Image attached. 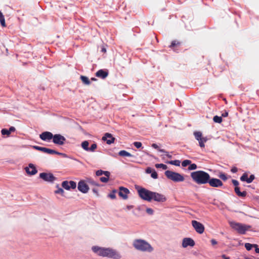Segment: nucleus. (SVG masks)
<instances>
[{
  "label": "nucleus",
  "instance_id": "f257e3e1",
  "mask_svg": "<svg viewBox=\"0 0 259 259\" xmlns=\"http://www.w3.org/2000/svg\"><path fill=\"white\" fill-rule=\"evenodd\" d=\"M92 251L99 256L112 259H120L122 257L120 253L117 250L110 247H103L93 246Z\"/></svg>",
  "mask_w": 259,
  "mask_h": 259
},
{
  "label": "nucleus",
  "instance_id": "f03ea898",
  "mask_svg": "<svg viewBox=\"0 0 259 259\" xmlns=\"http://www.w3.org/2000/svg\"><path fill=\"white\" fill-rule=\"evenodd\" d=\"M190 176L193 181L198 185L206 184L208 183L210 175L203 170L192 172Z\"/></svg>",
  "mask_w": 259,
  "mask_h": 259
},
{
  "label": "nucleus",
  "instance_id": "7ed1b4c3",
  "mask_svg": "<svg viewBox=\"0 0 259 259\" xmlns=\"http://www.w3.org/2000/svg\"><path fill=\"white\" fill-rule=\"evenodd\" d=\"M133 245L135 249L142 252H151L153 250V248L151 245L148 242L143 239H135Z\"/></svg>",
  "mask_w": 259,
  "mask_h": 259
},
{
  "label": "nucleus",
  "instance_id": "20e7f679",
  "mask_svg": "<svg viewBox=\"0 0 259 259\" xmlns=\"http://www.w3.org/2000/svg\"><path fill=\"white\" fill-rule=\"evenodd\" d=\"M139 197L143 200L151 202L152 191L147 190L140 186H136Z\"/></svg>",
  "mask_w": 259,
  "mask_h": 259
},
{
  "label": "nucleus",
  "instance_id": "39448f33",
  "mask_svg": "<svg viewBox=\"0 0 259 259\" xmlns=\"http://www.w3.org/2000/svg\"><path fill=\"white\" fill-rule=\"evenodd\" d=\"M164 174L167 179L175 182H183L185 180L183 175L171 170L165 171Z\"/></svg>",
  "mask_w": 259,
  "mask_h": 259
},
{
  "label": "nucleus",
  "instance_id": "423d86ee",
  "mask_svg": "<svg viewBox=\"0 0 259 259\" xmlns=\"http://www.w3.org/2000/svg\"><path fill=\"white\" fill-rule=\"evenodd\" d=\"M231 226L241 234H244L251 228L250 226L235 222L231 223Z\"/></svg>",
  "mask_w": 259,
  "mask_h": 259
},
{
  "label": "nucleus",
  "instance_id": "0eeeda50",
  "mask_svg": "<svg viewBox=\"0 0 259 259\" xmlns=\"http://www.w3.org/2000/svg\"><path fill=\"white\" fill-rule=\"evenodd\" d=\"M33 148L36 149V150H37L38 151H40L41 152H43L44 153H48V154H57V155H63V156H65V154H63V153H60L59 152H57L54 150H53V149H49V148H46V147H39V146H34L33 147Z\"/></svg>",
  "mask_w": 259,
  "mask_h": 259
},
{
  "label": "nucleus",
  "instance_id": "6e6552de",
  "mask_svg": "<svg viewBox=\"0 0 259 259\" xmlns=\"http://www.w3.org/2000/svg\"><path fill=\"white\" fill-rule=\"evenodd\" d=\"M194 135L195 139L198 141L200 147L204 148L205 147L204 143L207 141V138L203 137L202 133L199 131L194 132Z\"/></svg>",
  "mask_w": 259,
  "mask_h": 259
},
{
  "label": "nucleus",
  "instance_id": "1a4fd4ad",
  "mask_svg": "<svg viewBox=\"0 0 259 259\" xmlns=\"http://www.w3.org/2000/svg\"><path fill=\"white\" fill-rule=\"evenodd\" d=\"M152 200L158 202H164L166 200V198L164 195L162 194L152 191L151 201Z\"/></svg>",
  "mask_w": 259,
  "mask_h": 259
},
{
  "label": "nucleus",
  "instance_id": "9d476101",
  "mask_svg": "<svg viewBox=\"0 0 259 259\" xmlns=\"http://www.w3.org/2000/svg\"><path fill=\"white\" fill-rule=\"evenodd\" d=\"M192 225L195 231L199 234H202L204 231V226L201 223L195 220L192 221Z\"/></svg>",
  "mask_w": 259,
  "mask_h": 259
},
{
  "label": "nucleus",
  "instance_id": "9b49d317",
  "mask_svg": "<svg viewBox=\"0 0 259 259\" xmlns=\"http://www.w3.org/2000/svg\"><path fill=\"white\" fill-rule=\"evenodd\" d=\"M66 138L60 134H56L53 138V142L58 145H63L66 141Z\"/></svg>",
  "mask_w": 259,
  "mask_h": 259
},
{
  "label": "nucleus",
  "instance_id": "f8f14e48",
  "mask_svg": "<svg viewBox=\"0 0 259 259\" xmlns=\"http://www.w3.org/2000/svg\"><path fill=\"white\" fill-rule=\"evenodd\" d=\"M39 177L45 181L53 182L56 178L52 174L42 172L39 174Z\"/></svg>",
  "mask_w": 259,
  "mask_h": 259
},
{
  "label": "nucleus",
  "instance_id": "ddd939ff",
  "mask_svg": "<svg viewBox=\"0 0 259 259\" xmlns=\"http://www.w3.org/2000/svg\"><path fill=\"white\" fill-rule=\"evenodd\" d=\"M78 190L83 193H87L89 190V187L83 180L80 181L78 183Z\"/></svg>",
  "mask_w": 259,
  "mask_h": 259
},
{
  "label": "nucleus",
  "instance_id": "4468645a",
  "mask_svg": "<svg viewBox=\"0 0 259 259\" xmlns=\"http://www.w3.org/2000/svg\"><path fill=\"white\" fill-rule=\"evenodd\" d=\"M207 183L212 187H220L223 185L222 182L220 179L211 178L210 177Z\"/></svg>",
  "mask_w": 259,
  "mask_h": 259
},
{
  "label": "nucleus",
  "instance_id": "2eb2a0df",
  "mask_svg": "<svg viewBox=\"0 0 259 259\" xmlns=\"http://www.w3.org/2000/svg\"><path fill=\"white\" fill-rule=\"evenodd\" d=\"M118 194L123 199H127L128 198L127 195L130 193V191L127 188L123 187H120Z\"/></svg>",
  "mask_w": 259,
  "mask_h": 259
},
{
  "label": "nucleus",
  "instance_id": "dca6fc26",
  "mask_svg": "<svg viewBox=\"0 0 259 259\" xmlns=\"http://www.w3.org/2000/svg\"><path fill=\"white\" fill-rule=\"evenodd\" d=\"M54 135L50 132H44L39 135V138L43 141H49L53 139Z\"/></svg>",
  "mask_w": 259,
  "mask_h": 259
},
{
  "label": "nucleus",
  "instance_id": "f3484780",
  "mask_svg": "<svg viewBox=\"0 0 259 259\" xmlns=\"http://www.w3.org/2000/svg\"><path fill=\"white\" fill-rule=\"evenodd\" d=\"M195 245L194 241L190 238H185L183 240L182 246L186 248L188 246L193 247Z\"/></svg>",
  "mask_w": 259,
  "mask_h": 259
},
{
  "label": "nucleus",
  "instance_id": "a211bd4d",
  "mask_svg": "<svg viewBox=\"0 0 259 259\" xmlns=\"http://www.w3.org/2000/svg\"><path fill=\"white\" fill-rule=\"evenodd\" d=\"M103 141H106L107 144H111L114 143L115 138L112 136L111 134L106 133L104 136L102 137Z\"/></svg>",
  "mask_w": 259,
  "mask_h": 259
},
{
  "label": "nucleus",
  "instance_id": "6ab92c4d",
  "mask_svg": "<svg viewBox=\"0 0 259 259\" xmlns=\"http://www.w3.org/2000/svg\"><path fill=\"white\" fill-rule=\"evenodd\" d=\"M26 172L30 175H34L37 173V170L33 164L30 163L28 167L25 168Z\"/></svg>",
  "mask_w": 259,
  "mask_h": 259
},
{
  "label": "nucleus",
  "instance_id": "aec40b11",
  "mask_svg": "<svg viewBox=\"0 0 259 259\" xmlns=\"http://www.w3.org/2000/svg\"><path fill=\"white\" fill-rule=\"evenodd\" d=\"M108 75V71H105L103 69L98 70L96 73V76L98 77H100L103 79L105 78Z\"/></svg>",
  "mask_w": 259,
  "mask_h": 259
},
{
  "label": "nucleus",
  "instance_id": "412c9836",
  "mask_svg": "<svg viewBox=\"0 0 259 259\" xmlns=\"http://www.w3.org/2000/svg\"><path fill=\"white\" fill-rule=\"evenodd\" d=\"M234 191H235V193H236V194L239 197H244L246 196V195L247 194V193L246 191L241 192L240 191V188L239 187H235Z\"/></svg>",
  "mask_w": 259,
  "mask_h": 259
},
{
  "label": "nucleus",
  "instance_id": "4be33fe9",
  "mask_svg": "<svg viewBox=\"0 0 259 259\" xmlns=\"http://www.w3.org/2000/svg\"><path fill=\"white\" fill-rule=\"evenodd\" d=\"M118 154L121 156H127V157H133L134 156L132 155L129 152H127L125 150H121L119 152Z\"/></svg>",
  "mask_w": 259,
  "mask_h": 259
},
{
  "label": "nucleus",
  "instance_id": "5701e85b",
  "mask_svg": "<svg viewBox=\"0 0 259 259\" xmlns=\"http://www.w3.org/2000/svg\"><path fill=\"white\" fill-rule=\"evenodd\" d=\"M96 174L97 176H100L104 174L105 176H108L110 175V172L108 171H103L102 170H98L96 171Z\"/></svg>",
  "mask_w": 259,
  "mask_h": 259
},
{
  "label": "nucleus",
  "instance_id": "b1692460",
  "mask_svg": "<svg viewBox=\"0 0 259 259\" xmlns=\"http://www.w3.org/2000/svg\"><path fill=\"white\" fill-rule=\"evenodd\" d=\"M80 79L84 84H85L86 85L90 84L91 82H90L89 78L87 77V76L81 75Z\"/></svg>",
  "mask_w": 259,
  "mask_h": 259
},
{
  "label": "nucleus",
  "instance_id": "393cba45",
  "mask_svg": "<svg viewBox=\"0 0 259 259\" xmlns=\"http://www.w3.org/2000/svg\"><path fill=\"white\" fill-rule=\"evenodd\" d=\"M89 143L87 141H84L81 143V147L82 148L85 150V151H89Z\"/></svg>",
  "mask_w": 259,
  "mask_h": 259
},
{
  "label": "nucleus",
  "instance_id": "a878e982",
  "mask_svg": "<svg viewBox=\"0 0 259 259\" xmlns=\"http://www.w3.org/2000/svg\"><path fill=\"white\" fill-rule=\"evenodd\" d=\"M0 22L3 27L6 26L5 18L1 11H0Z\"/></svg>",
  "mask_w": 259,
  "mask_h": 259
},
{
  "label": "nucleus",
  "instance_id": "bb28decb",
  "mask_svg": "<svg viewBox=\"0 0 259 259\" xmlns=\"http://www.w3.org/2000/svg\"><path fill=\"white\" fill-rule=\"evenodd\" d=\"M180 44H181V42L180 41L175 40L171 42V45L169 46V48H173L175 47L180 46Z\"/></svg>",
  "mask_w": 259,
  "mask_h": 259
},
{
  "label": "nucleus",
  "instance_id": "cd10ccee",
  "mask_svg": "<svg viewBox=\"0 0 259 259\" xmlns=\"http://www.w3.org/2000/svg\"><path fill=\"white\" fill-rule=\"evenodd\" d=\"M62 186L66 190H69L70 189V187H69V182L67 181H65L62 182Z\"/></svg>",
  "mask_w": 259,
  "mask_h": 259
},
{
  "label": "nucleus",
  "instance_id": "c85d7f7f",
  "mask_svg": "<svg viewBox=\"0 0 259 259\" xmlns=\"http://www.w3.org/2000/svg\"><path fill=\"white\" fill-rule=\"evenodd\" d=\"M167 163L176 166H180L181 162L179 160H175L168 161Z\"/></svg>",
  "mask_w": 259,
  "mask_h": 259
},
{
  "label": "nucleus",
  "instance_id": "c756f323",
  "mask_svg": "<svg viewBox=\"0 0 259 259\" xmlns=\"http://www.w3.org/2000/svg\"><path fill=\"white\" fill-rule=\"evenodd\" d=\"M213 120L214 122L220 123L222 121V116H218L217 115H215L213 117Z\"/></svg>",
  "mask_w": 259,
  "mask_h": 259
},
{
  "label": "nucleus",
  "instance_id": "7c9ffc66",
  "mask_svg": "<svg viewBox=\"0 0 259 259\" xmlns=\"http://www.w3.org/2000/svg\"><path fill=\"white\" fill-rule=\"evenodd\" d=\"M155 166L157 168H161L164 170L167 168V165L162 163L156 164Z\"/></svg>",
  "mask_w": 259,
  "mask_h": 259
},
{
  "label": "nucleus",
  "instance_id": "2f4dec72",
  "mask_svg": "<svg viewBox=\"0 0 259 259\" xmlns=\"http://www.w3.org/2000/svg\"><path fill=\"white\" fill-rule=\"evenodd\" d=\"M248 179V175L247 173H244L242 176L240 177V180L242 182H246Z\"/></svg>",
  "mask_w": 259,
  "mask_h": 259
},
{
  "label": "nucleus",
  "instance_id": "473e14b6",
  "mask_svg": "<svg viewBox=\"0 0 259 259\" xmlns=\"http://www.w3.org/2000/svg\"><path fill=\"white\" fill-rule=\"evenodd\" d=\"M191 163V161L190 160H185L182 163V165L183 167H186L189 165Z\"/></svg>",
  "mask_w": 259,
  "mask_h": 259
},
{
  "label": "nucleus",
  "instance_id": "72a5a7b5",
  "mask_svg": "<svg viewBox=\"0 0 259 259\" xmlns=\"http://www.w3.org/2000/svg\"><path fill=\"white\" fill-rule=\"evenodd\" d=\"M97 148V145L96 143L93 144L89 149V151L94 152Z\"/></svg>",
  "mask_w": 259,
  "mask_h": 259
},
{
  "label": "nucleus",
  "instance_id": "f704fd0d",
  "mask_svg": "<svg viewBox=\"0 0 259 259\" xmlns=\"http://www.w3.org/2000/svg\"><path fill=\"white\" fill-rule=\"evenodd\" d=\"M197 165L195 163H191L189 164V166L188 167V170H195L197 168Z\"/></svg>",
  "mask_w": 259,
  "mask_h": 259
},
{
  "label": "nucleus",
  "instance_id": "c9c22d12",
  "mask_svg": "<svg viewBox=\"0 0 259 259\" xmlns=\"http://www.w3.org/2000/svg\"><path fill=\"white\" fill-rule=\"evenodd\" d=\"M110 176L102 177L100 178V180L103 183H106L108 181Z\"/></svg>",
  "mask_w": 259,
  "mask_h": 259
},
{
  "label": "nucleus",
  "instance_id": "e433bc0d",
  "mask_svg": "<svg viewBox=\"0 0 259 259\" xmlns=\"http://www.w3.org/2000/svg\"><path fill=\"white\" fill-rule=\"evenodd\" d=\"M117 192V190H113L112 192L109 195V197L111 199H115L116 198L115 194Z\"/></svg>",
  "mask_w": 259,
  "mask_h": 259
},
{
  "label": "nucleus",
  "instance_id": "4c0bfd02",
  "mask_svg": "<svg viewBox=\"0 0 259 259\" xmlns=\"http://www.w3.org/2000/svg\"><path fill=\"white\" fill-rule=\"evenodd\" d=\"M253 246L254 244H251L249 243H246L245 244V247L247 250H250Z\"/></svg>",
  "mask_w": 259,
  "mask_h": 259
},
{
  "label": "nucleus",
  "instance_id": "58836bf2",
  "mask_svg": "<svg viewBox=\"0 0 259 259\" xmlns=\"http://www.w3.org/2000/svg\"><path fill=\"white\" fill-rule=\"evenodd\" d=\"M152 147L154 148V149H156L157 150H158L160 152H165V150L164 149H160L159 146L156 144H153L152 145Z\"/></svg>",
  "mask_w": 259,
  "mask_h": 259
},
{
  "label": "nucleus",
  "instance_id": "ea45409f",
  "mask_svg": "<svg viewBox=\"0 0 259 259\" xmlns=\"http://www.w3.org/2000/svg\"><path fill=\"white\" fill-rule=\"evenodd\" d=\"M68 182H69V187H70V188L75 189L76 188V184L75 182L71 181Z\"/></svg>",
  "mask_w": 259,
  "mask_h": 259
},
{
  "label": "nucleus",
  "instance_id": "a19ab883",
  "mask_svg": "<svg viewBox=\"0 0 259 259\" xmlns=\"http://www.w3.org/2000/svg\"><path fill=\"white\" fill-rule=\"evenodd\" d=\"M219 178L223 180V181H226L227 180V177L224 173H221L219 176Z\"/></svg>",
  "mask_w": 259,
  "mask_h": 259
},
{
  "label": "nucleus",
  "instance_id": "79ce46f5",
  "mask_svg": "<svg viewBox=\"0 0 259 259\" xmlns=\"http://www.w3.org/2000/svg\"><path fill=\"white\" fill-rule=\"evenodd\" d=\"M1 133L3 135H8L9 136L10 133L9 131V130H7V129H3L2 131H1Z\"/></svg>",
  "mask_w": 259,
  "mask_h": 259
},
{
  "label": "nucleus",
  "instance_id": "37998d69",
  "mask_svg": "<svg viewBox=\"0 0 259 259\" xmlns=\"http://www.w3.org/2000/svg\"><path fill=\"white\" fill-rule=\"evenodd\" d=\"M255 179V177L253 175H251L248 178V179L247 181V183H251Z\"/></svg>",
  "mask_w": 259,
  "mask_h": 259
},
{
  "label": "nucleus",
  "instance_id": "c03bdc74",
  "mask_svg": "<svg viewBox=\"0 0 259 259\" xmlns=\"http://www.w3.org/2000/svg\"><path fill=\"white\" fill-rule=\"evenodd\" d=\"M151 177L154 179L158 178V175L155 170L151 173Z\"/></svg>",
  "mask_w": 259,
  "mask_h": 259
},
{
  "label": "nucleus",
  "instance_id": "a18cd8bd",
  "mask_svg": "<svg viewBox=\"0 0 259 259\" xmlns=\"http://www.w3.org/2000/svg\"><path fill=\"white\" fill-rule=\"evenodd\" d=\"M134 146L137 148H140L142 147V143L141 142H135L134 143Z\"/></svg>",
  "mask_w": 259,
  "mask_h": 259
},
{
  "label": "nucleus",
  "instance_id": "49530a36",
  "mask_svg": "<svg viewBox=\"0 0 259 259\" xmlns=\"http://www.w3.org/2000/svg\"><path fill=\"white\" fill-rule=\"evenodd\" d=\"M64 193V190L63 189L59 188L56 191H55V193L56 194H63Z\"/></svg>",
  "mask_w": 259,
  "mask_h": 259
},
{
  "label": "nucleus",
  "instance_id": "de8ad7c7",
  "mask_svg": "<svg viewBox=\"0 0 259 259\" xmlns=\"http://www.w3.org/2000/svg\"><path fill=\"white\" fill-rule=\"evenodd\" d=\"M146 211L147 213L149 214H153V210L151 208H147L146 210Z\"/></svg>",
  "mask_w": 259,
  "mask_h": 259
},
{
  "label": "nucleus",
  "instance_id": "09e8293b",
  "mask_svg": "<svg viewBox=\"0 0 259 259\" xmlns=\"http://www.w3.org/2000/svg\"><path fill=\"white\" fill-rule=\"evenodd\" d=\"M232 182L233 184L235 186V187H238L239 182L238 181L233 179L232 180Z\"/></svg>",
  "mask_w": 259,
  "mask_h": 259
},
{
  "label": "nucleus",
  "instance_id": "8fccbe9b",
  "mask_svg": "<svg viewBox=\"0 0 259 259\" xmlns=\"http://www.w3.org/2000/svg\"><path fill=\"white\" fill-rule=\"evenodd\" d=\"M153 170L154 169H152L151 167H148L146 169V172L147 174H151L153 172Z\"/></svg>",
  "mask_w": 259,
  "mask_h": 259
},
{
  "label": "nucleus",
  "instance_id": "3c124183",
  "mask_svg": "<svg viewBox=\"0 0 259 259\" xmlns=\"http://www.w3.org/2000/svg\"><path fill=\"white\" fill-rule=\"evenodd\" d=\"M237 171L238 168L235 166L233 167L231 169V171L233 173H236L237 172Z\"/></svg>",
  "mask_w": 259,
  "mask_h": 259
},
{
  "label": "nucleus",
  "instance_id": "603ef678",
  "mask_svg": "<svg viewBox=\"0 0 259 259\" xmlns=\"http://www.w3.org/2000/svg\"><path fill=\"white\" fill-rule=\"evenodd\" d=\"M253 247L255 248V252L259 253V248H258V245L257 244H254Z\"/></svg>",
  "mask_w": 259,
  "mask_h": 259
},
{
  "label": "nucleus",
  "instance_id": "864d4df0",
  "mask_svg": "<svg viewBox=\"0 0 259 259\" xmlns=\"http://www.w3.org/2000/svg\"><path fill=\"white\" fill-rule=\"evenodd\" d=\"M210 242L212 245H214L217 244L218 243L217 241L214 239H211Z\"/></svg>",
  "mask_w": 259,
  "mask_h": 259
},
{
  "label": "nucleus",
  "instance_id": "5fc2aeb1",
  "mask_svg": "<svg viewBox=\"0 0 259 259\" xmlns=\"http://www.w3.org/2000/svg\"><path fill=\"white\" fill-rule=\"evenodd\" d=\"M15 131V128L13 126H11L10 127L9 131L10 133L11 134V132H14Z\"/></svg>",
  "mask_w": 259,
  "mask_h": 259
},
{
  "label": "nucleus",
  "instance_id": "6e6d98bb",
  "mask_svg": "<svg viewBox=\"0 0 259 259\" xmlns=\"http://www.w3.org/2000/svg\"><path fill=\"white\" fill-rule=\"evenodd\" d=\"M163 153H165V155L167 156L168 158H171L172 157V156L170 155L168 152L165 151V152H163Z\"/></svg>",
  "mask_w": 259,
  "mask_h": 259
},
{
  "label": "nucleus",
  "instance_id": "4d7b16f0",
  "mask_svg": "<svg viewBox=\"0 0 259 259\" xmlns=\"http://www.w3.org/2000/svg\"><path fill=\"white\" fill-rule=\"evenodd\" d=\"M228 116V112L227 111H225V112L223 113L222 114V117H227Z\"/></svg>",
  "mask_w": 259,
  "mask_h": 259
},
{
  "label": "nucleus",
  "instance_id": "13d9d810",
  "mask_svg": "<svg viewBox=\"0 0 259 259\" xmlns=\"http://www.w3.org/2000/svg\"><path fill=\"white\" fill-rule=\"evenodd\" d=\"M222 258H224V259H229V257H227V256H226L225 254H223L222 255Z\"/></svg>",
  "mask_w": 259,
  "mask_h": 259
},
{
  "label": "nucleus",
  "instance_id": "bf43d9fd",
  "mask_svg": "<svg viewBox=\"0 0 259 259\" xmlns=\"http://www.w3.org/2000/svg\"><path fill=\"white\" fill-rule=\"evenodd\" d=\"M133 207L134 206L133 205H128V206H127V208L128 209H131L133 208Z\"/></svg>",
  "mask_w": 259,
  "mask_h": 259
},
{
  "label": "nucleus",
  "instance_id": "052dcab7",
  "mask_svg": "<svg viewBox=\"0 0 259 259\" xmlns=\"http://www.w3.org/2000/svg\"><path fill=\"white\" fill-rule=\"evenodd\" d=\"M102 51L103 52H104V53H105V52H106V49H105V48H103L102 49Z\"/></svg>",
  "mask_w": 259,
  "mask_h": 259
},
{
  "label": "nucleus",
  "instance_id": "680f3d73",
  "mask_svg": "<svg viewBox=\"0 0 259 259\" xmlns=\"http://www.w3.org/2000/svg\"><path fill=\"white\" fill-rule=\"evenodd\" d=\"M91 80H93V81H95V80H97V79H96V78H94V77H92V78H91Z\"/></svg>",
  "mask_w": 259,
  "mask_h": 259
},
{
  "label": "nucleus",
  "instance_id": "e2e57ef3",
  "mask_svg": "<svg viewBox=\"0 0 259 259\" xmlns=\"http://www.w3.org/2000/svg\"><path fill=\"white\" fill-rule=\"evenodd\" d=\"M93 191H94L95 193H97V191L95 190V189H93Z\"/></svg>",
  "mask_w": 259,
  "mask_h": 259
}]
</instances>
